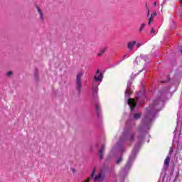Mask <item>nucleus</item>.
<instances>
[{"label":"nucleus","instance_id":"obj_25","mask_svg":"<svg viewBox=\"0 0 182 182\" xmlns=\"http://www.w3.org/2000/svg\"><path fill=\"white\" fill-rule=\"evenodd\" d=\"M94 174H95V170L93 171V173H92V174L91 175V178H93Z\"/></svg>","mask_w":182,"mask_h":182},{"label":"nucleus","instance_id":"obj_3","mask_svg":"<svg viewBox=\"0 0 182 182\" xmlns=\"http://www.w3.org/2000/svg\"><path fill=\"white\" fill-rule=\"evenodd\" d=\"M136 136V134L134 132H132L130 131L128 132H124L122 136V141H134V137Z\"/></svg>","mask_w":182,"mask_h":182},{"label":"nucleus","instance_id":"obj_11","mask_svg":"<svg viewBox=\"0 0 182 182\" xmlns=\"http://www.w3.org/2000/svg\"><path fill=\"white\" fill-rule=\"evenodd\" d=\"M107 50V47H104L102 48L97 54V56L100 57V56H103V54L105 53V52H106Z\"/></svg>","mask_w":182,"mask_h":182},{"label":"nucleus","instance_id":"obj_6","mask_svg":"<svg viewBox=\"0 0 182 182\" xmlns=\"http://www.w3.org/2000/svg\"><path fill=\"white\" fill-rule=\"evenodd\" d=\"M130 87H132V81H129L127 83V90H125V97H129V96H130V93H132Z\"/></svg>","mask_w":182,"mask_h":182},{"label":"nucleus","instance_id":"obj_8","mask_svg":"<svg viewBox=\"0 0 182 182\" xmlns=\"http://www.w3.org/2000/svg\"><path fill=\"white\" fill-rule=\"evenodd\" d=\"M103 154H105V145H102L99 151V157L100 160L103 159Z\"/></svg>","mask_w":182,"mask_h":182},{"label":"nucleus","instance_id":"obj_19","mask_svg":"<svg viewBox=\"0 0 182 182\" xmlns=\"http://www.w3.org/2000/svg\"><path fill=\"white\" fill-rule=\"evenodd\" d=\"M123 160V157L120 156L118 160L116 161L117 164H120L122 163V161Z\"/></svg>","mask_w":182,"mask_h":182},{"label":"nucleus","instance_id":"obj_27","mask_svg":"<svg viewBox=\"0 0 182 182\" xmlns=\"http://www.w3.org/2000/svg\"><path fill=\"white\" fill-rule=\"evenodd\" d=\"M154 6H157V2L155 1V2L154 3Z\"/></svg>","mask_w":182,"mask_h":182},{"label":"nucleus","instance_id":"obj_4","mask_svg":"<svg viewBox=\"0 0 182 182\" xmlns=\"http://www.w3.org/2000/svg\"><path fill=\"white\" fill-rule=\"evenodd\" d=\"M83 77V72H80L76 76L75 83H76V90L78 93H80L82 90V77Z\"/></svg>","mask_w":182,"mask_h":182},{"label":"nucleus","instance_id":"obj_15","mask_svg":"<svg viewBox=\"0 0 182 182\" xmlns=\"http://www.w3.org/2000/svg\"><path fill=\"white\" fill-rule=\"evenodd\" d=\"M140 117H141V114L136 113L134 114V119H135V120H138Z\"/></svg>","mask_w":182,"mask_h":182},{"label":"nucleus","instance_id":"obj_2","mask_svg":"<svg viewBox=\"0 0 182 182\" xmlns=\"http://www.w3.org/2000/svg\"><path fill=\"white\" fill-rule=\"evenodd\" d=\"M102 80H103V73H100V70H97L95 75L94 76L93 82H92V94L94 96L97 95V92H99V88L97 86L102 83Z\"/></svg>","mask_w":182,"mask_h":182},{"label":"nucleus","instance_id":"obj_5","mask_svg":"<svg viewBox=\"0 0 182 182\" xmlns=\"http://www.w3.org/2000/svg\"><path fill=\"white\" fill-rule=\"evenodd\" d=\"M127 104L130 107L131 112H133V110H134V107H136V101L132 98H129L128 100Z\"/></svg>","mask_w":182,"mask_h":182},{"label":"nucleus","instance_id":"obj_17","mask_svg":"<svg viewBox=\"0 0 182 182\" xmlns=\"http://www.w3.org/2000/svg\"><path fill=\"white\" fill-rule=\"evenodd\" d=\"M34 77H36V80H38V79H39V77L38 76V70H36L34 73Z\"/></svg>","mask_w":182,"mask_h":182},{"label":"nucleus","instance_id":"obj_21","mask_svg":"<svg viewBox=\"0 0 182 182\" xmlns=\"http://www.w3.org/2000/svg\"><path fill=\"white\" fill-rule=\"evenodd\" d=\"M7 76H12V75H13V73H12V71H9L8 73H7Z\"/></svg>","mask_w":182,"mask_h":182},{"label":"nucleus","instance_id":"obj_30","mask_svg":"<svg viewBox=\"0 0 182 182\" xmlns=\"http://www.w3.org/2000/svg\"><path fill=\"white\" fill-rule=\"evenodd\" d=\"M167 81H161V83H166Z\"/></svg>","mask_w":182,"mask_h":182},{"label":"nucleus","instance_id":"obj_16","mask_svg":"<svg viewBox=\"0 0 182 182\" xmlns=\"http://www.w3.org/2000/svg\"><path fill=\"white\" fill-rule=\"evenodd\" d=\"M176 26H177V24H176L174 21H172L171 24V29H176Z\"/></svg>","mask_w":182,"mask_h":182},{"label":"nucleus","instance_id":"obj_26","mask_svg":"<svg viewBox=\"0 0 182 182\" xmlns=\"http://www.w3.org/2000/svg\"><path fill=\"white\" fill-rule=\"evenodd\" d=\"M151 33H154V28H152V29L151 30Z\"/></svg>","mask_w":182,"mask_h":182},{"label":"nucleus","instance_id":"obj_28","mask_svg":"<svg viewBox=\"0 0 182 182\" xmlns=\"http://www.w3.org/2000/svg\"><path fill=\"white\" fill-rule=\"evenodd\" d=\"M150 15V10H148V16Z\"/></svg>","mask_w":182,"mask_h":182},{"label":"nucleus","instance_id":"obj_1","mask_svg":"<svg viewBox=\"0 0 182 182\" xmlns=\"http://www.w3.org/2000/svg\"><path fill=\"white\" fill-rule=\"evenodd\" d=\"M160 105H163V101L161 100H154L153 102L146 108V114L142 119V122L138 129V132L140 134V135L138 136V144L134 147L125 167L122 169V173L124 174L126 173L128 170H130L133 161L134 159H136V154H137V152L139 151L140 144H141L143 143V140H144V135L141 134L146 133V131L150 129V126H151V121L156 117V112L158 110H160Z\"/></svg>","mask_w":182,"mask_h":182},{"label":"nucleus","instance_id":"obj_20","mask_svg":"<svg viewBox=\"0 0 182 182\" xmlns=\"http://www.w3.org/2000/svg\"><path fill=\"white\" fill-rule=\"evenodd\" d=\"M146 26V24L142 23L141 25V27L139 28V32H141V31H143V29H144V27Z\"/></svg>","mask_w":182,"mask_h":182},{"label":"nucleus","instance_id":"obj_12","mask_svg":"<svg viewBox=\"0 0 182 182\" xmlns=\"http://www.w3.org/2000/svg\"><path fill=\"white\" fill-rule=\"evenodd\" d=\"M95 109L97 117L100 116V105L99 103L95 104Z\"/></svg>","mask_w":182,"mask_h":182},{"label":"nucleus","instance_id":"obj_10","mask_svg":"<svg viewBox=\"0 0 182 182\" xmlns=\"http://www.w3.org/2000/svg\"><path fill=\"white\" fill-rule=\"evenodd\" d=\"M136 46V41H131L128 43L127 48L129 50H133V48Z\"/></svg>","mask_w":182,"mask_h":182},{"label":"nucleus","instance_id":"obj_31","mask_svg":"<svg viewBox=\"0 0 182 182\" xmlns=\"http://www.w3.org/2000/svg\"><path fill=\"white\" fill-rule=\"evenodd\" d=\"M181 2V6H182V0H180Z\"/></svg>","mask_w":182,"mask_h":182},{"label":"nucleus","instance_id":"obj_7","mask_svg":"<svg viewBox=\"0 0 182 182\" xmlns=\"http://www.w3.org/2000/svg\"><path fill=\"white\" fill-rule=\"evenodd\" d=\"M95 181H103V171H101L100 173L95 176Z\"/></svg>","mask_w":182,"mask_h":182},{"label":"nucleus","instance_id":"obj_23","mask_svg":"<svg viewBox=\"0 0 182 182\" xmlns=\"http://www.w3.org/2000/svg\"><path fill=\"white\" fill-rule=\"evenodd\" d=\"M141 45H143L141 43H139L138 44H136V48L141 47Z\"/></svg>","mask_w":182,"mask_h":182},{"label":"nucleus","instance_id":"obj_14","mask_svg":"<svg viewBox=\"0 0 182 182\" xmlns=\"http://www.w3.org/2000/svg\"><path fill=\"white\" fill-rule=\"evenodd\" d=\"M157 16V13L154 12L151 15V17L149 20V22H148V25H150L151 23V20L153 19V18H154V16Z\"/></svg>","mask_w":182,"mask_h":182},{"label":"nucleus","instance_id":"obj_13","mask_svg":"<svg viewBox=\"0 0 182 182\" xmlns=\"http://www.w3.org/2000/svg\"><path fill=\"white\" fill-rule=\"evenodd\" d=\"M170 158L171 156H168L164 161V164L165 166H166V167H168V166H170Z\"/></svg>","mask_w":182,"mask_h":182},{"label":"nucleus","instance_id":"obj_29","mask_svg":"<svg viewBox=\"0 0 182 182\" xmlns=\"http://www.w3.org/2000/svg\"><path fill=\"white\" fill-rule=\"evenodd\" d=\"M126 56H127V55H124L123 57V59H126Z\"/></svg>","mask_w":182,"mask_h":182},{"label":"nucleus","instance_id":"obj_22","mask_svg":"<svg viewBox=\"0 0 182 182\" xmlns=\"http://www.w3.org/2000/svg\"><path fill=\"white\" fill-rule=\"evenodd\" d=\"M136 102L137 103H141V101H140V97H136Z\"/></svg>","mask_w":182,"mask_h":182},{"label":"nucleus","instance_id":"obj_33","mask_svg":"<svg viewBox=\"0 0 182 182\" xmlns=\"http://www.w3.org/2000/svg\"><path fill=\"white\" fill-rule=\"evenodd\" d=\"M181 53H182V49H181Z\"/></svg>","mask_w":182,"mask_h":182},{"label":"nucleus","instance_id":"obj_32","mask_svg":"<svg viewBox=\"0 0 182 182\" xmlns=\"http://www.w3.org/2000/svg\"><path fill=\"white\" fill-rule=\"evenodd\" d=\"M127 124H129V122H128V123H127Z\"/></svg>","mask_w":182,"mask_h":182},{"label":"nucleus","instance_id":"obj_9","mask_svg":"<svg viewBox=\"0 0 182 182\" xmlns=\"http://www.w3.org/2000/svg\"><path fill=\"white\" fill-rule=\"evenodd\" d=\"M36 9L37 11L38 12L39 15H40V19L41 21H45V17L43 16V13H42V10H41V9L39 8V6H36Z\"/></svg>","mask_w":182,"mask_h":182},{"label":"nucleus","instance_id":"obj_18","mask_svg":"<svg viewBox=\"0 0 182 182\" xmlns=\"http://www.w3.org/2000/svg\"><path fill=\"white\" fill-rule=\"evenodd\" d=\"M173 151H174V149L173 148V146H171L170 147V149H169V155L168 156H171V154H173Z\"/></svg>","mask_w":182,"mask_h":182},{"label":"nucleus","instance_id":"obj_24","mask_svg":"<svg viewBox=\"0 0 182 182\" xmlns=\"http://www.w3.org/2000/svg\"><path fill=\"white\" fill-rule=\"evenodd\" d=\"M72 173H76V170L73 168H71Z\"/></svg>","mask_w":182,"mask_h":182}]
</instances>
